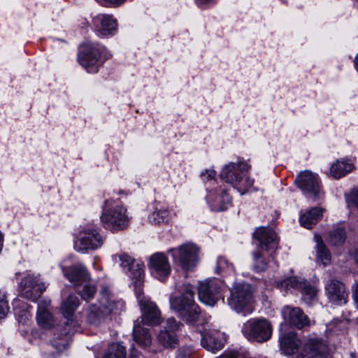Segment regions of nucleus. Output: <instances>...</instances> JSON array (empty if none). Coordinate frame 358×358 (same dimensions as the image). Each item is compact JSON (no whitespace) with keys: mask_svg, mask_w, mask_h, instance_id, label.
Returning a JSON list of instances; mask_svg holds the SVG:
<instances>
[{"mask_svg":"<svg viewBox=\"0 0 358 358\" xmlns=\"http://www.w3.org/2000/svg\"><path fill=\"white\" fill-rule=\"evenodd\" d=\"M113 259L115 262H120V266L122 268L127 271L131 273V276L134 281V287H136V283H138V288L141 287V280L144 276L143 266L136 263L130 256L127 254H120L113 256Z\"/></svg>","mask_w":358,"mask_h":358,"instance_id":"13","label":"nucleus"},{"mask_svg":"<svg viewBox=\"0 0 358 358\" xmlns=\"http://www.w3.org/2000/svg\"><path fill=\"white\" fill-rule=\"evenodd\" d=\"M346 239V231L344 227H337L330 231L328 236V242L331 245H341Z\"/></svg>","mask_w":358,"mask_h":358,"instance_id":"30","label":"nucleus"},{"mask_svg":"<svg viewBox=\"0 0 358 358\" xmlns=\"http://www.w3.org/2000/svg\"><path fill=\"white\" fill-rule=\"evenodd\" d=\"M221 282L216 280H206L200 282L198 287V295L200 301L210 306H213L219 299Z\"/></svg>","mask_w":358,"mask_h":358,"instance_id":"10","label":"nucleus"},{"mask_svg":"<svg viewBox=\"0 0 358 358\" xmlns=\"http://www.w3.org/2000/svg\"><path fill=\"white\" fill-rule=\"evenodd\" d=\"M229 266L230 265L228 263L227 259H226L224 257H220L217 259V267H218L219 269L224 270V269H225L227 268H229Z\"/></svg>","mask_w":358,"mask_h":358,"instance_id":"44","label":"nucleus"},{"mask_svg":"<svg viewBox=\"0 0 358 358\" xmlns=\"http://www.w3.org/2000/svg\"><path fill=\"white\" fill-rule=\"evenodd\" d=\"M170 303L171 308L176 310L186 322H195L199 320L201 310L194 303V292L190 285H185L181 296L171 298Z\"/></svg>","mask_w":358,"mask_h":358,"instance_id":"2","label":"nucleus"},{"mask_svg":"<svg viewBox=\"0 0 358 358\" xmlns=\"http://www.w3.org/2000/svg\"><path fill=\"white\" fill-rule=\"evenodd\" d=\"M20 286L21 296L33 301H36L46 289L45 284L39 278L30 275L22 280Z\"/></svg>","mask_w":358,"mask_h":358,"instance_id":"12","label":"nucleus"},{"mask_svg":"<svg viewBox=\"0 0 358 358\" xmlns=\"http://www.w3.org/2000/svg\"><path fill=\"white\" fill-rule=\"evenodd\" d=\"M79 304L80 302L78 296L73 294H69L62 301L60 311L64 317H71L79 306Z\"/></svg>","mask_w":358,"mask_h":358,"instance_id":"28","label":"nucleus"},{"mask_svg":"<svg viewBox=\"0 0 358 358\" xmlns=\"http://www.w3.org/2000/svg\"><path fill=\"white\" fill-rule=\"evenodd\" d=\"M149 268L159 280H163L171 273V267L167 257L163 253H155L150 257Z\"/></svg>","mask_w":358,"mask_h":358,"instance_id":"16","label":"nucleus"},{"mask_svg":"<svg viewBox=\"0 0 358 358\" xmlns=\"http://www.w3.org/2000/svg\"><path fill=\"white\" fill-rule=\"evenodd\" d=\"M110 54L102 46L87 45L78 54L80 64L90 73H95Z\"/></svg>","mask_w":358,"mask_h":358,"instance_id":"3","label":"nucleus"},{"mask_svg":"<svg viewBox=\"0 0 358 358\" xmlns=\"http://www.w3.org/2000/svg\"><path fill=\"white\" fill-rule=\"evenodd\" d=\"M329 299L334 302L345 301L347 293L343 282L335 279L331 280L326 285Z\"/></svg>","mask_w":358,"mask_h":358,"instance_id":"23","label":"nucleus"},{"mask_svg":"<svg viewBox=\"0 0 358 358\" xmlns=\"http://www.w3.org/2000/svg\"><path fill=\"white\" fill-rule=\"evenodd\" d=\"M351 206H350V208H353V207H355L358 209V203H351Z\"/></svg>","mask_w":358,"mask_h":358,"instance_id":"51","label":"nucleus"},{"mask_svg":"<svg viewBox=\"0 0 358 358\" xmlns=\"http://www.w3.org/2000/svg\"><path fill=\"white\" fill-rule=\"evenodd\" d=\"M352 293L356 306L358 308V282H355V285H353Z\"/></svg>","mask_w":358,"mask_h":358,"instance_id":"47","label":"nucleus"},{"mask_svg":"<svg viewBox=\"0 0 358 358\" xmlns=\"http://www.w3.org/2000/svg\"><path fill=\"white\" fill-rule=\"evenodd\" d=\"M67 341H63L62 342H57V341H54V343H52V347L55 348L57 350L56 353L54 354H48V355L49 357H55L57 354H59L62 350H65L67 346Z\"/></svg>","mask_w":358,"mask_h":358,"instance_id":"40","label":"nucleus"},{"mask_svg":"<svg viewBox=\"0 0 358 358\" xmlns=\"http://www.w3.org/2000/svg\"><path fill=\"white\" fill-rule=\"evenodd\" d=\"M324 210L321 208H313L300 217L301 224L307 228L311 229L319 220H321Z\"/></svg>","mask_w":358,"mask_h":358,"instance_id":"26","label":"nucleus"},{"mask_svg":"<svg viewBox=\"0 0 358 358\" xmlns=\"http://www.w3.org/2000/svg\"><path fill=\"white\" fill-rule=\"evenodd\" d=\"M213 199L222 200V201H229L231 197L229 196L227 189L220 187L219 189L216 190V196Z\"/></svg>","mask_w":358,"mask_h":358,"instance_id":"38","label":"nucleus"},{"mask_svg":"<svg viewBox=\"0 0 358 358\" xmlns=\"http://www.w3.org/2000/svg\"><path fill=\"white\" fill-rule=\"evenodd\" d=\"M242 331L248 339H255L259 342L270 338L272 328L270 322L265 319L249 320L243 324Z\"/></svg>","mask_w":358,"mask_h":358,"instance_id":"7","label":"nucleus"},{"mask_svg":"<svg viewBox=\"0 0 358 358\" xmlns=\"http://www.w3.org/2000/svg\"><path fill=\"white\" fill-rule=\"evenodd\" d=\"M301 293L305 300L310 301L315 296L317 290L314 287L304 284L302 285Z\"/></svg>","mask_w":358,"mask_h":358,"instance_id":"37","label":"nucleus"},{"mask_svg":"<svg viewBox=\"0 0 358 358\" xmlns=\"http://www.w3.org/2000/svg\"><path fill=\"white\" fill-rule=\"evenodd\" d=\"M253 266L257 272L264 271L267 267V262L265 260L263 254L259 251L254 252Z\"/></svg>","mask_w":358,"mask_h":358,"instance_id":"33","label":"nucleus"},{"mask_svg":"<svg viewBox=\"0 0 358 358\" xmlns=\"http://www.w3.org/2000/svg\"><path fill=\"white\" fill-rule=\"evenodd\" d=\"M94 30L98 35L108 36L115 34L117 29V21L112 15H97L93 18Z\"/></svg>","mask_w":358,"mask_h":358,"instance_id":"15","label":"nucleus"},{"mask_svg":"<svg viewBox=\"0 0 358 358\" xmlns=\"http://www.w3.org/2000/svg\"><path fill=\"white\" fill-rule=\"evenodd\" d=\"M96 289L92 285H85L81 292H79L82 299L84 300H90L94 297Z\"/></svg>","mask_w":358,"mask_h":358,"instance_id":"36","label":"nucleus"},{"mask_svg":"<svg viewBox=\"0 0 358 358\" xmlns=\"http://www.w3.org/2000/svg\"><path fill=\"white\" fill-rule=\"evenodd\" d=\"M224 335L216 330L206 332L201 339V345L208 351L215 352L220 350L224 343Z\"/></svg>","mask_w":358,"mask_h":358,"instance_id":"22","label":"nucleus"},{"mask_svg":"<svg viewBox=\"0 0 358 358\" xmlns=\"http://www.w3.org/2000/svg\"><path fill=\"white\" fill-rule=\"evenodd\" d=\"M103 358H126L125 348L120 343H113L110 345Z\"/></svg>","mask_w":358,"mask_h":358,"instance_id":"32","label":"nucleus"},{"mask_svg":"<svg viewBox=\"0 0 358 358\" xmlns=\"http://www.w3.org/2000/svg\"><path fill=\"white\" fill-rule=\"evenodd\" d=\"M277 285L279 287L283 288L285 290H288L292 288L302 287L303 282L299 281L295 277H291L278 282Z\"/></svg>","mask_w":358,"mask_h":358,"instance_id":"34","label":"nucleus"},{"mask_svg":"<svg viewBox=\"0 0 358 358\" xmlns=\"http://www.w3.org/2000/svg\"><path fill=\"white\" fill-rule=\"evenodd\" d=\"M101 219L108 227L115 230L125 229L129 222L127 210L122 206H116L105 210Z\"/></svg>","mask_w":358,"mask_h":358,"instance_id":"9","label":"nucleus"},{"mask_svg":"<svg viewBox=\"0 0 358 358\" xmlns=\"http://www.w3.org/2000/svg\"><path fill=\"white\" fill-rule=\"evenodd\" d=\"M252 289L248 284H237L231 289L229 305L237 312L249 305L252 301Z\"/></svg>","mask_w":358,"mask_h":358,"instance_id":"11","label":"nucleus"},{"mask_svg":"<svg viewBox=\"0 0 358 358\" xmlns=\"http://www.w3.org/2000/svg\"><path fill=\"white\" fill-rule=\"evenodd\" d=\"M250 169L251 165L243 159H238L237 162H230L222 167L220 178L243 194L254 185V179L246 174Z\"/></svg>","mask_w":358,"mask_h":358,"instance_id":"1","label":"nucleus"},{"mask_svg":"<svg viewBox=\"0 0 358 358\" xmlns=\"http://www.w3.org/2000/svg\"><path fill=\"white\" fill-rule=\"evenodd\" d=\"M355 158H341L334 162L329 169V176L339 179L355 169Z\"/></svg>","mask_w":358,"mask_h":358,"instance_id":"19","label":"nucleus"},{"mask_svg":"<svg viewBox=\"0 0 358 358\" xmlns=\"http://www.w3.org/2000/svg\"><path fill=\"white\" fill-rule=\"evenodd\" d=\"M62 271L66 278L75 286H80L90 280V276L86 268L82 264L63 267Z\"/></svg>","mask_w":358,"mask_h":358,"instance_id":"18","label":"nucleus"},{"mask_svg":"<svg viewBox=\"0 0 358 358\" xmlns=\"http://www.w3.org/2000/svg\"><path fill=\"white\" fill-rule=\"evenodd\" d=\"M9 312L8 301L5 299H0V318L5 317Z\"/></svg>","mask_w":358,"mask_h":358,"instance_id":"42","label":"nucleus"},{"mask_svg":"<svg viewBox=\"0 0 358 358\" xmlns=\"http://www.w3.org/2000/svg\"><path fill=\"white\" fill-rule=\"evenodd\" d=\"M349 201H358V189H353L350 192V198L346 197Z\"/></svg>","mask_w":358,"mask_h":358,"instance_id":"46","label":"nucleus"},{"mask_svg":"<svg viewBox=\"0 0 358 358\" xmlns=\"http://www.w3.org/2000/svg\"><path fill=\"white\" fill-rule=\"evenodd\" d=\"M316 242V259L317 262H320L324 266L329 264L331 262V254L323 242L322 238L319 235L315 236Z\"/></svg>","mask_w":358,"mask_h":358,"instance_id":"27","label":"nucleus"},{"mask_svg":"<svg viewBox=\"0 0 358 358\" xmlns=\"http://www.w3.org/2000/svg\"><path fill=\"white\" fill-rule=\"evenodd\" d=\"M138 319L134 322L133 329L134 340L141 346L146 347L150 345L152 338L148 329L143 328Z\"/></svg>","mask_w":358,"mask_h":358,"instance_id":"25","label":"nucleus"},{"mask_svg":"<svg viewBox=\"0 0 358 358\" xmlns=\"http://www.w3.org/2000/svg\"><path fill=\"white\" fill-rule=\"evenodd\" d=\"M222 358H238V355L237 353L233 352L229 354L228 355H224L222 357Z\"/></svg>","mask_w":358,"mask_h":358,"instance_id":"49","label":"nucleus"},{"mask_svg":"<svg viewBox=\"0 0 358 358\" xmlns=\"http://www.w3.org/2000/svg\"><path fill=\"white\" fill-rule=\"evenodd\" d=\"M103 239L95 229H87L80 234V238L76 242V248L78 251L85 252L95 250L101 246Z\"/></svg>","mask_w":358,"mask_h":358,"instance_id":"14","label":"nucleus"},{"mask_svg":"<svg viewBox=\"0 0 358 358\" xmlns=\"http://www.w3.org/2000/svg\"><path fill=\"white\" fill-rule=\"evenodd\" d=\"M354 64H355V67L356 70L358 72V54L355 57Z\"/></svg>","mask_w":358,"mask_h":358,"instance_id":"50","label":"nucleus"},{"mask_svg":"<svg viewBox=\"0 0 358 358\" xmlns=\"http://www.w3.org/2000/svg\"><path fill=\"white\" fill-rule=\"evenodd\" d=\"M157 338L158 341L166 348H174L178 342L176 334L167 330L161 331Z\"/></svg>","mask_w":358,"mask_h":358,"instance_id":"31","label":"nucleus"},{"mask_svg":"<svg viewBox=\"0 0 358 358\" xmlns=\"http://www.w3.org/2000/svg\"><path fill=\"white\" fill-rule=\"evenodd\" d=\"M101 4L118 6L125 2L127 0H96Z\"/></svg>","mask_w":358,"mask_h":358,"instance_id":"43","label":"nucleus"},{"mask_svg":"<svg viewBox=\"0 0 358 358\" xmlns=\"http://www.w3.org/2000/svg\"><path fill=\"white\" fill-rule=\"evenodd\" d=\"M168 213L166 210H155L149 217L150 222L159 224L167 220Z\"/></svg>","mask_w":358,"mask_h":358,"instance_id":"35","label":"nucleus"},{"mask_svg":"<svg viewBox=\"0 0 358 358\" xmlns=\"http://www.w3.org/2000/svg\"><path fill=\"white\" fill-rule=\"evenodd\" d=\"M327 345L318 340H310L298 358H326Z\"/></svg>","mask_w":358,"mask_h":358,"instance_id":"20","label":"nucleus"},{"mask_svg":"<svg viewBox=\"0 0 358 358\" xmlns=\"http://www.w3.org/2000/svg\"><path fill=\"white\" fill-rule=\"evenodd\" d=\"M216 171L213 169H206L203 171L201 174L200 177L202 181L207 182L211 180H214L216 176Z\"/></svg>","mask_w":358,"mask_h":358,"instance_id":"39","label":"nucleus"},{"mask_svg":"<svg viewBox=\"0 0 358 358\" xmlns=\"http://www.w3.org/2000/svg\"><path fill=\"white\" fill-rule=\"evenodd\" d=\"M135 292L142 312L140 322L149 326L160 324L161 314L159 309L154 303L143 294L141 287L138 288V283H136Z\"/></svg>","mask_w":358,"mask_h":358,"instance_id":"6","label":"nucleus"},{"mask_svg":"<svg viewBox=\"0 0 358 358\" xmlns=\"http://www.w3.org/2000/svg\"><path fill=\"white\" fill-rule=\"evenodd\" d=\"M284 319L290 325L301 329L310 325V320L303 310L298 307L285 306L282 310Z\"/></svg>","mask_w":358,"mask_h":358,"instance_id":"17","label":"nucleus"},{"mask_svg":"<svg viewBox=\"0 0 358 358\" xmlns=\"http://www.w3.org/2000/svg\"><path fill=\"white\" fill-rule=\"evenodd\" d=\"M253 237L259 242L261 247H265L266 250L274 248L278 244L276 234L271 228H257L253 234Z\"/></svg>","mask_w":358,"mask_h":358,"instance_id":"21","label":"nucleus"},{"mask_svg":"<svg viewBox=\"0 0 358 358\" xmlns=\"http://www.w3.org/2000/svg\"><path fill=\"white\" fill-rule=\"evenodd\" d=\"M355 3H356V5H357V6L358 8V0H356Z\"/></svg>","mask_w":358,"mask_h":358,"instance_id":"52","label":"nucleus"},{"mask_svg":"<svg viewBox=\"0 0 358 358\" xmlns=\"http://www.w3.org/2000/svg\"><path fill=\"white\" fill-rule=\"evenodd\" d=\"M180 327V324L177 323L176 320L173 317L169 318L166 321V327L168 329L167 331L170 332L174 333V331L178 329Z\"/></svg>","mask_w":358,"mask_h":358,"instance_id":"41","label":"nucleus"},{"mask_svg":"<svg viewBox=\"0 0 358 358\" xmlns=\"http://www.w3.org/2000/svg\"><path fill=\"white\" fill-rule=\"evenodd\" d=\"M295 184L308 198L314 200L324 199L319 176L310 171L300 172L295 178Z\"/></svg>","mask_w":358,"mask_h":358,"instance_id":"4","label":"nucleus"},{"mask_svg":"<svg viewBox=\"0 0 358 358\" xmlns=\"http://www.w3.org/2000/svg\"><path fill=\"white\" fill-rule=\"evenodd\" d=\"M115 306L114 300L109 294L103 293L99 300V305H92L90 306L87 321L88 323L98 326L110 316Z\"/></svg>","mask_w":358,"mask_h":358,"instance_id":"5","label":"nucleus"},{"mask_svg":"<svg viewBox=\"0 0 358 358\" xmlns=\"http://www.w3.org/2000/svg\"><path fill=\"white\" fill-rule=\"evenodd\" d=\"M42 303L43 310H47L46 308L50 305V300H43L39 303Z\"/></svg>","mask_w":358,"mask_h":358,"instance_id":"48","label":"nucleus"},{"mask_svg":"<svg viewBox=\"0 0 358 358\" xmlns=\"http://www.w3.org/2000/svg\"><path fill=\"white\" fill-rule=\"evenodd\" d=\"M42 303L38 304L37 321L39 325L45 329L51 328L55 324V320L48 310H43Z\"/></svg>","mask_w":358,"mask_h":358,"instance_id":"29","label":"nucleus"},{"mask_svg":"<svg viewBox=\"0 0 358 358\" xmlns=\"http://www.w3.org/2000/svg\"><path fill=\"white\" fill-rule=\"evenodd\" d=\"M173 257L185 270L194 266L198 261L199 248L192 243L184 244L176 249L170 250Z\"/></svg>","mask_w":358,"mask_h":358,"instance_id":"8","label":"nucleus"},{"mask_svg":"<svg viewBox=\"0 0 358 358\" xmlns=\"http://www.w3.org/2000/svg\"><path fill=\"white\" fill-rule=\"evenodd\" d=\"M301 341L294 332L285 334L280 339V348L282 352L288 355L294 354L298 350Z\"/></svg>","mask_w":358,"mask_h":358,"instance_id":"24","label":"nucleus"},{"mask_svg":"<svg viewBox=\"0 0 358 358\" xmlns=\"http://www.w3.org/2000/svg\"><path fill=\"white\" fill-rule=\"evenodd\" d=\"M184 358H187V357H184Z\"/></svg>","mask_w":358,"mask_h":358,"instance_id":"53","label":"nucleus"},{"mask_svg":"<svg viewBox=\"0 0 358 358\" xmlns=\"http://www.w3.org/2000/svg\"><path fill=\"white\" fill-rule=\"evenodd\" d=\"M196 5L201 8H205L208 5L214 2V0H195Z\"/></svg>","mask_w":358,"mask_h":358,"instance_id":"45","label":"nucleus"}]
</instances>
